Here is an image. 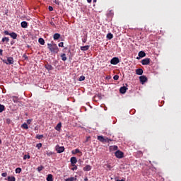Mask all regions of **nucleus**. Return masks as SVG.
<instances>
[{"label": "nucleus", "instance_id": "obj_15", "mask_svg": "<svg viewBox=\"0 0 181 181\" xmlns=\"http://www.w3.org/2000/svg\"><path fill=\"white\" fill-rule=\"evenodd\" d=\"M88 49H90V45H86V46L81 47V50H82V52H86V51L88 50Z\"/></svg>", "mask_w": 181, "mask_h": 181}, {"label": "nucleus", "instance_id": "obj_20", "mask_svg": "<svg viewBox=\"0 0 181 181\" xmlns=\"http://www.w3.org/2000/svg\"><path fill=\"white\" fill-rule=\"evenodd\" d=\"M47 181H53V175L49 174L47 177Z\"/></svg>", "mask_w": 181, "mask_h": 181}, {"label": "nucleus", "instance_id": "obj_24", "mask_svg": "<svg viewBox=\"0 0 181 181\" xmlns=\"http://www.w3.org/2000/svg\"><path fill=\"white\" fill-rule=\"evenodd\" d=\"M38 42H39L40 45H42V46H43V45H45V40L43 38H39Z\"/></svg>", "mask_w": 181, "mask_h": 181}, {"label": "nucleus", "instance_id": "obj_28", "mask_svg": "<svg viewBox=\"0 0 181 181\" xmlns=\"http://www.w3.org/2000/svg\"><path fill=\"white\" fill-rule=\"evenodd\" d=\"M44 169H45V167L43 165H41L37 168V172H42V170Z\"/></svg>", "mask_w": 181, "mask_h": 181}, {"label": "nucleus", "instance_id": "obj_50", "mask_svg": "<svg viewBox=\"0 0 181 181\" xmlns=\"http://www.w3.org/2000/svg\"><path fill=\"white\" fill-rule=\"evenodd\" d=\"M84 180H85V181H88V178L87 177H86L84 178Z\"/></svg>", "mask_w": 181, "mask_h": 181}, {"label": "nucleus", "instance_id": "obj_8", "mask_svg": "<svg viewBox=\"0 0 181 181\" xmlns=\"http://www.w3.org/2000/svg\"><path fill=\"white\" fill-rule=\"evenodd\" d=\"M56 151H57V153H62V152H64V146H60L57 145L56 146Z\"/></svg>", "mask_w": 181, "mask_h": 181}, {"label": "nucleus", "instance_id": "obj_22", "mask_svg": "<svg viewBox=\"0 0 181 181\" xmlns=\"http://www.w3.org/2000/svg\"><path fill=\"white\" fill-rule=\"evenodd\" d=\"M61 58L63 62H66L67 60V57H66V54H61Z\"/></svg>", "mask_w": 181, "mask_h": 181}, {"label": "nucleus", "instance_id": "obj_44", "mask_svg": "<svg viewBox=\"0 0 181 181\" xmlns=\"http://www.w3.org/2000/svg\"><path fill=\"white\" fill-rule=\"evenodd\" d=\"M54 2L57 5H60V2H59V1H57V0H55Z\"/></svg>", "mask_w": 181, "mask_h": 181}, {"label": "nucleus", "instance_id": "obj_51", "mask_svg": "<svg viewBox=\"0 0 181 181\" xmlns=\"http://www.w3.org/2000/svg\"><path fill=\"white\" fill-rule=\"evenodd\" d=\"M27 122H28V124H30V120L28 119V120L27 121Z\"/></svg>", "mask_w": 181, "mask_h": 181}, {"label": "nucleus", "instance_id": "obj_17", "mask_svg": "<svg viewBox=\"0 0 181 181\" xmlns=\"http://www.w3.org/2000/svg\"><path fill=\"white\" fill-rule=\"evenodd\" d=\"M21 28L26 29V28H28V22L26 21L21 22Z\"/></svg>", "mask_w": 181, "mask_h": 181}, {"label": "nucleus", "instance_id": "obj_41", "mask_svg": "<svg viewBox=\"0 0 181 181\" xmlns=\"http://www.w3.org/2000/svg\"><path fill=\"white\" fill-rule=\"evenodd\" d=\"M75 153H81V151H80V149L76 148V149L75 150Z\"/></svg>", "mask_w": 181, "mask_h": 181}, {"label": "nucleus", "instance_id": "obj_38", "mask_svg": "<svg viewBox=\"0 0 181 181\" xmlns=\"http://www.w3.org/2000/svg\"><path fill=\"white\" fill-rule=\"evenodd\" d=\"M64 45V42H59V43L58 44V46H59V47H63Z\"/></svg>", "mask_w": 181, "mask_h": 181}, {"label": "nucleus", "instance_id": "obj_16", "mask_svg": "<svg viewBox=\"0 0 181 181\" xmlns=\"http://www.w3.org/2000/svg\"><path fill=\"white\" fill-rule=\"evenodd\" d=\"M54 40H59L60 39V34L59 33H55L53 35Z\"/></svg>", "mask_w": 181, "mask_h": 181}, {"label": "nucleus", "instance_id": "obj_55", "mask_svg": "<svg viewBox=\"0 0 181 181\" xmlns=\"http://www.w3.org/2000/svg\"><path fill=\"white\" fill-rule=\"evenodd\" d=\"M0 144H2V140L0 139Z\"/></svg>", "mask_w": 181, "mask_h": 181}, {"label": "nucleus", "instance_id": "obj_32", "mask_svg": "<svg viewBox=\"0 0 181 181\" xmlns=\"http://www.w3.org/2000/svg\"><path fill=\"white\" fill-rule=\"evenodd\" d=\"M84 80H86V76H80L79 81H84Z\"/></svg>", "mask_w": 181, "mask_h": 181}, {"label": "nucleus", "instance_id": "obj_36", "mask_svg": "<svg viewBox=\"0 0 181 181\" xmlns=\"http://www.w3.org/2000/svg\"><path fill=\"white\" fill-rule=\"evenodd\" d=\"M42 147V143H39L36 145V148H37V149H40Z\"/></svg>", "mask_w": 181, "mask_h": 181}, {"label": "nucleus", "instance_id": "obj_23", "mask_svg": "<svg viewBox=\"0 0 181 181\" xmlns=\"http://www.w3.org/2000/svg\"><path fill=\"white\" fill-rule=\"evenodd\" d=\"M1 42H3V43L5 42H6V43H8V42H9V37H3L1 40Z\"/></svg>", "mask_w": 181, "mask_h": 181}, {"label": "nucleus", "instance_id": "obj_30", "mask_svg": "<svg viewBox=\"0 0 181 181\" xmlns=\"http://www.w3.org/2000/svg\"><path fill=\"white\" fill-rule=\"evenodd\" d=\"M22 172V168H17L16 169V173H21Z\"/></svg>", "mask_w": 181, "mask_h": 181}, {"label": "nucleus", "instance_id": "obj_47", "mask_svg": "<svg viewBox=\"0 0 181 181\" xmlns=\"http://www.w3.org/2000/svg\"><path fill=\"white\" fill-rule=\"evenodd\" d=\"M23 57H24V59H25V60H26V59L28 60V56H27L26 54H24Z\"/></svg>", "mask_w": 181, "mask_h": 181}, {"label": "nucleus", "instance_id": "obj_39", "mask_svg": "<svg viewBox=\"0 0 181 181\" xmlns=\"http://www.w3.org/2000/svg\"><path fill=\"white\" fill-rule=\"evenodd\" d=\"M119 78V76L118 75H115L114 77H113V79L114 80H118Z\"/></svg>", "mask_w": 181, "mask_h": 181}, {"label": "nucleus", "instance_id": "obj_40", "mask_svg": "<svg viewBox=\"0 0 181 181\" xmlns=\"http://www.w3.org/2000/svg\"><path fill=\"white\" fill-rule=\"evenodd\" d=\"M13 101L16 104L18 103V98L16 97H14Z\"/></svg>", "mask_w": 181, "mask_h": 181}, {"label": "nucleus", "instance_id": "obj_4", "mask_svg": "<svg viewBox=\"0 0 181 181\" xmlns=\"http://www.w3.org/2000/svg\"><path fill=\"white\" fill-rule=\"evenodd\" d=\"M3 63H5V64H13V57H8L6 59H3Z\"/></svg>", "mask_w": 181, "mask_h": 181}, {"label": "nucleus", "instance_id": "obj_49", "mask_svg": "<svg viewBox=\"0 0 181 181\" xmlns=\"http://www.w3.org/2000/svg\"><path fill=\"white\" fill-rule=\"evenodd\" d=\"M91 1H93V0H87V2H88V4H91Z\"/></svg>", "mask_w": 181, "mask_h": 181}, {"label": "nucleus", "instance_id": "obj_46", "mask_svg": "<svg viewBox=\"0 0 181 181\" xmlns=\"http://www.w3.org/2000/svg\"><path fill=\"white\" fill-rule=\"evenodd\" d=\"M6 122L7 124H11V119H7Z\"/></svg>", "mask_w": 181, "mask_h": 181}, {"label": "nucleus", "instance_id": "obj_6", "mask_svg": "<svg viewBox=\"0 0 181 181\" xmlns=\"http://www.w3.org/2000/svg\"><path fill=\"white\" fill-rule=\"evenodd\" d=\"M127 90H128V84L126 83V86H122L119 88V93L121 94H125V93H127Z\"/></svg>", "mask_w": 181, "mask_h": 181}, {"label": "nucleus", "instance_id": "obj_9", "mask_svg": "<svg viewBox=\"0 0 181 181\" xmlns=\"http://www.w3.org/2000/svg\"><path fill=\"white\" fill-rule=\"evenodd\" d=\"M149 63H151V59L149 58H146L141 60V64H143V66H147Z\"/></svg>", "mask_w": 181, "mask_h": 181}, {"label": "nucleus", "instance_id": "obj_11", "mask_svg": "<svg viewBox=\"0 0 181 181\" xmlns=\"http://www.w3.org/2000/svg\"><path fill=\"white\" fill-rule=\"evenodd\" d=\"M92 167L90 165H86L83 168V170H84V172H90V170H91Z\"/></svg>", "mask_w": 181, "mask_h": 181}, {"label": "nucleus", "instance_id": "obj_37", "mask_svg": "<svg viewBox=\"0 0 181 181\" xmlns=\"http://www.w3.org/2000/svg\"><path fill=\"white\" fill-rule=\"evenodd\" d=\"M1 176H2L3 177H6V176H8V173H3L1 174Z\"/></svg>", "mask_w": 181, "mask_h": 181}, {"label": "nucleus", "instance_id": "obj_43", "mask_svg": "<svg viewBox=\"0 0 181 181\" xmlns=\"http://www.w3.org/2000/svg\"><path fill=\"white\" fill-rule=\"evenodd\" d=\"M112 149H113V151H117V150L118 149V146H112Z\"/></svg>", "mask_w": 181, "mask_h": 181}, {"label": "nucleus", "instance_id": "obj_29", "mask_svg": "<svg viewBox=\"0 0 181 181\" xmlns=\"http://www.w3.org/2000/svg\"><path fill=\"white\" fill-rule=\"evenodd\" d=\"M22 128H24V129H28L29 127H28V124L24 123L21 126Z\"/></svg>", "mask_w": 181, "mask_h": 181}, {"label": "nucleus", "instance_id": "obj_13", "mask_svg": "<svg viewBox=\"0 0 181 181\" xmlns=\"http://www.w3.org/2000/svg\"><path fill=\"white\" fill-rule=\"evenodd\" d=\"M71 163L73 166L77 163V158L76 157H71Z\"/></svg>", "mask_w": 181, "mask_h": 181}, {"label": "nucleus", "instance_id": "obj_35", "mask_svg": "<svg viewBox=\"0 0 181 181\" xmlns=\"http://www.w3.org/2000/svg\"><path fill=\"white\" fill-rule=\"evenodd\" d=\"M83 43H86L87 42V35L82 38Z\"/></svg>", "mask_w": 181, "mask_h": 181}, {"label": "nucleus", "instance_id": "obj_54", "mask_svg": "<svg viewBox=\"0 0 181 181\" xmlns=\"http://www.w3.org/2000/svg\"><path fill=\"white\" fill-rule=\"evenodd\" d=\"M93 2H95V3L97 2V0H93Z\"/></svg>", "mask_w": 181, "mask_h": 181}, {"label": "nucleus", "instance_id": "obj_19", "mask_svg": "<svg viewBox=\"0 0 181 181\" xmlns=\"http://www.w3.org/2000/svg\"><path fill=\"white\" fill-rule=\"evenodd\" d=\"M145 56H146V54L145 53V52L144 51H140L139 52V57H145Z\"/></svg>", "mask_w": 181, "mask_h": 181}, {"label": "nucleus", "instance_id": "obj_34", "mask_svg": "<svg viewBox=\"0 0 181 181\" xmlns=\"http://www.w3.org/2000/svg\"><path fill=\"white\" fill-rule=\"evenodd\" d=\"M23 159H24V160L30 159V156H29V155H25V156H23Z\"/></svg>", "mask_w": 181, "mask_h": 181}, {"label": "nucleus", "instance_id": "obj_52", "mask_svg": "<svg viewBox=\"0 0 181 181\" xmlns=\"http://www.w3.org/2000/svg\"><path fill=\"white\" fill-rule=\"evenodd\" d=\"M107 168H108L109 169H111V165H107Z\"/></svg>", "mask_w": 181, "mask_h": 181}, {"label": "nucleus", "instance_id": "obj_31", "mask_svg": "<svg viewBox=\"0 0 181 181\" xmlns=\"http://www.w3.org/2000/svg\"><path fill=\"white\" fill-rule=\"evenodd\" d=\"M36 138L37 139H42V138H43V134H37Z\"/></svg>", "mask_w": 181, "mask_h": 181}, {"label": "nucleus", "instance_id": "obj_7", "mask_svg": "<svg viewBox=\"0 0 181 181\" xmlns=\"http://www.w3.org/2000/svg\"><path fill=\"white\" fill-rule=\"evenodd\" d=\"M110 63L111 64L115 66L119 63V59H118V57H114L111 59Z\"/></svg>", "mask_w": 181, "mask_h": 181}, {"label": "nucleus", "instance_id": "obj_25", "mask_svg": "<svg viewBox=\"0 0 181 181\" xmlns=\"http://www.w3.org/2000/svg\"><path fill=\"white\" fill-rule=\"evenodd\" d=\"M74 180H77V178H74V177H71L69 178L65 179V181H74Z\"/></svg>", "mask_w": 181, "mask_h": 181}, {"label": "nucleus", "instance_id": "obj_10", "mask_svg": "<svg viewBox=\"0 0 181 181\" xmlns=\"http://www.w3.org/2000/svg\"><path fill=\"white\" fill-rule=\"evenodd\" d=\"M139 80L141 84H144V83H146L148 81V78L143 75L139 76Z\"/></svg>", "mask_w": 181, "mask_h": 181}, {"label": "nucleus", "instance_id": "obj_5", "mask_svg": "<svg viewBox=\"0 0 181 181\" xmlns=\"http://www.w3.org/2000/svg\"><path fill=\"white\" fill-rule=\"evenodd\" d=\"M115 155L118 159H122V158H124V153L119 150L117 151Z\"/></svg>", "mask_w": 181, "mask_h": 181}, {"label": "nucleus", "instance_id": "obj_42", "mask_svg": "<svg viewBox=\"0 0 181 181\" xmlns=\"http://www.w3.org/2000/svg\"><path fill=\"white\" fill-rule=\"evenodd\" d=\"M48 9L49 12H52L53 11V7L52 6H49Z\"/></svg>", "mask_w": 181, "mask_h": 181}, {"label": "nucleus", "instance_id": "obj_48", "mask_svg": "<svg viewBox=\"0 0 181 181\" xmlns=\"http://www.w3.org/2000/svg\"><path fill=\"white\" fill-rule=\"evenodd\" d=\"M2 52H4V50L0 49V56H2Z\"/></svg>", "mask_w": 181, "mask_h": 181}, {"label": "nucleus", "instance_id": "obj_53", "mask_svg": "<svg viewBox=\"0 0 181 181\" xmlns=\"http://www.w3.org/2000/svg\"><path fill=\"white\" fill-rule=\"evenodd\" d=\"M117 181H125V180H117Z\"/></svg>", "mask_w": 181, "mask_h": 181}, {"label": "nucleus", "instance_id": "obj_18", "mask_svg": "<svg viewBox=\"0 0 181 181\" xmlns=\"http://www.w3.org/2000/svg\"><path fill=\"white\" fill-rule=\"evenodd\" d=\"M55 129L56 131H60V129H62V122H59L57 124Z\"/></svg>", "mask_w": 181, "mask_h": 181}, {"label": "nucleus", "instance_id": "obj_33", "mask_svg": "<svg viewBox=\"0 0 181 181\" xmlns=\"http://www.w3.org/2000/svg\"><path fill=\"white\" fill-rule=\"evenodd\" d=\"M46 155H47V156H51L52 155H53V152L47 151Z\"/></svg>", "mask_w": 181, "mask_h": 181}, {"label": "nucleus", "instance_id": "obj_3", "mask_svg": "<svg viewBox=\"0 0 181 181\" xmlns=\"http://www.w3.org/2000/svg\"><path fill=\"white\" fill-rule=\"evenodd\" d=\"M98 141H100V142H103V144H105L107 142H111V139L108 138H105L103 136H98Z\"/></svg>", "mask_w": 181, "mask_h": 181}, {"label": "nucleus", "instance_id": "obj_27", "mask_svg": "<svg viewBox=\"0 0 181 181\" xmlns=\"http://www.w3.org/2000/svg\"><path fill=\"white\" fill-rule=\"evenodd\" d=\"M4 111H5V106L0 104V112H3Z\"/></svg>", "mask_w": 181, "mask_h": 181}, {"label": "nucleus", "instance_id": "obj_26", "mask_svg": "<svg viewBox=\"0 0 181 181\" xmlns=\"http://www.w3.org/2000/svg\"><path fill=\"white\" fill-rule=\"evenodd\" d=\"M8 181H16V178H15V177L8 176Z\"/></svg>", "mask_w": 181, "mask_h": 181}, {"label": "nucleus", "instance_id": "obj_21", "mask_svg": "<svg viewBox=\"0 0 181 181\" xmlns=\"http://www.w3.org/2000/svg\"><path fill=\"white\" fill-rule=\"evenodd\" d=\"M106 37L109 40H111V39H112V37H114V35L111 33H107Z\"/></svg>", "mask_w": 181, "mask_h": 181}, {"label": "nucleus", "instance_id": "obj_14", "mask_svg": "<svg viewBox=\"0 0 181 181\" xmlns=\"http://www.w3.org/2000/svg\"><path fill=\"white\" fill-rule=\"evenodd\" d=\"M45 68L48 70V71H50V70H53V66L49 64H47L45 65Z\"/></svg>", "mask_w": 181, "mask_h": 181}, {"label": "nucleus", "instance_id": "obj_45", "mask_svg": "<svg viewBox=\"0 0 181 181\" xmlns=\"http://www.w3.org/2000/svg\"><path fill=\"white\" fill-rule=\"evenodd\" d=\"M74 167L71 168V170H77V167L74 165Z\"/></svg>", "mask_w": 181, "mask_h": 181}, {"label": "nucleus", "instance_id": "obj_12", "mask_svg": "<svg viewBox=\"0 0 181 181\" xmlns=\"http://www.w3.org/2000/svg\"><path fill=\"white\" fill-rule=\"evenodd\" d=\"M136 74L138 76H142V74H144V70L142 69H136Z\"/></svg>", "mask_w": 181, "mask_h": 181}, {"label": "nucleus", "instance_id": "obj_2", "mask_svg": "<svg viewBox=\"0 0 181 181\" xmlns=\"http://www.w3.org/2000/svg\"><path fill=\"white\" fill-rule=\"evenodd\" d=\"M4 35H6L7 36H11V37H12V39H16V37H18V34H16V33L12 32V33H9V31L8 30H5L4 32Z\"/></svg>", "mask_w": 181, "mask_h": 181}, {"label": "nucleus", "instance_id": "obj_1", "mask_svg": "<svg viewBox=\"0 0 181 181\" xmlns=\"http://www.w3.org/2000/svg\"><path fill=\"white\" fill-rule=\"evenodd\" d=\"M47 47L49 50L51 52V53H55V54H57V53H59V47H57V45H56L55 43H48Z\"/></svg>", "mask_w": 181, "mask_h": 181}]
</instances>
